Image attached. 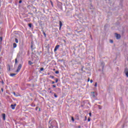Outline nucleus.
I'll use <instances>...</instances> for the list:
<instances>
[{
    "instance_id": "nucleus-1",
    "label": "nucleus",
    "mask_w": 128,
    "mask_h": 128,
    "mask_svg": "<svg viewBox=\"0 0 128 128\" xmlns=\"http://www.w3.org/2000/svg\"><path fill=\"white\" fill-rule=\"evenodd\" d=\"M51 120L49 122V128H52L54 127H55L56 124V122L55 120H53L51 123Z\"/></svg>"
},
{
    "instance_id": "nucleus-2",
    "label": "nucleus",
    "mask_w": 128,
    "mask_h": 128,
    "mask_svg": "<svg viewBox=\"0 0 128 128\" xmlns=\"http://www.w3.org/2000/svg\"><path fill=\"white\" fill-rule=\"evenodd\" d=\"M22 68V65L21 64H19V66H18V68H17V70L16 71V72L17 73Z\"/></svg>"
},
{
    "instance_id": "nucleus-3",
    "label": "nucleus",
    "mask_w": 128,
    "mask_h": 128,
    "mask_svg": "<svg viewBox=\"0 0 128 128\" xmlns=\"http://www.w3.org/2000/svg\"><path fill=\"white\" fill-rule=\"evenodd\" d=\"M92 96L93 98H96L98 96V93L96 92H92Z\"/></svg>"
},
{
    "instance_id": "nucleus-4",
    "label": "nucleus",
    "mask_w": 128,
    "mask_h": 128,
    "mask_svg": "<svg viewBox=\"0 0 128 128\" xmlns=\"http://www.w3.org/2000/svg\"><path fill=\"white\" fill-rule=\"evenodd\" d=\"M116 38L117 40H120V34H116Z\"/></svg>"
},
{
    "instance_id": "nucleus-5",
    "label": "nucleus",
    "mask_w": 128,
    "mask_h": 128,
    "mask_svg": "<svg viewBox=\"0 0 128 128\" xmlns=\"http://www.w3.org/2000/svg\"><path fill=\"white\" fill-rule=\"evenodd\" d=\"M124 72L126 74V76L128 78V68H126Z\"/></svg>"
},
{
    "instance_id": "nucleus-6",
    "label": "nucleus",
    "mask_w": 128,
    "mask_h": 128,
    "mask_svg": "<svg viewBox=\"0 0 128 128\" xmlns=\"http://www.w3.org/2000/svg\"><path fill=\"white\" fill-rule=\"evenodd\" d=\"M60 47V46L59 44H58L56 46L54 49V52H56Z\"/></svg>"
},
{
    "instance_id": "nucleus-7",
    "label": "nucleus",
    "mask_w": 128,
    "mask_h": 128,
    "mask_svg": "<svg viewBox=\"0 0 128 128\" xmlns=\"http://www.w3.org/2000/svg\"><path fill=\"white\" fill-rule=\"evenodd\" d=\"M16 104H12L11 105V108H12V110H14L15 109V107L16 106Z\"/></svg>"
},
{
    "instance_id": "nucleus-8",
    "label": "nucleus",
    "mask_w": 128,
    "mask_h": 128,
    "mask_svg": "<svg viewBox=\"0 0 128 128\" xmlns=\"http://www.w3.org/2000/svg\"><path fill=\"white\" fill-rule=\"evenodd\" d=\"M62 26V22L61 21H60V30H61Z\"/></svg>"
},
{
    "instance_id": "nucleus-9",
    "label": "nucleus",
    "mask_w": 128,
    "mask_h": 128,
    "mask_svg": "<svg viewBox=\"0 0 128 128\" xmlns=\"http://www.w3.org/2000/svg\"><path fill=\"white\" fill-rule=\"evenodd\" d=\"M2 118L4 120H6V114H2Z\"/></svg>"
},
{
    "instance_id": "nucleus-10",
    "label": "nucleus",
    "mask_w": 128,
    "mask_h": 128,
    "mask_svg": "<svg viewBox=\"0 0 128 128\" xmlns=\"http://www.w3.org/2000/svg\"><path fill=\"white\" fill-rule=\"evenodd\" d=\"M16 46H17V44L16 43H14L13 48H16Z\"/></svg>"
},
{
    "instance_id": "nucleus-11",
    "label": "nucleus",
    "mask_w": 128,
    "mask_h": 128,
    "mask_svg": "<svg viewBox=\"0 0 128 128\" xmlns=\"http://www.w3.org/2000/svg\"><path fill=\"white\" fill-rule=\"evenodd\" d=\"M42 33H43V34L44 35V36L46 37V34L45 33V32L44 31H43V30H42Z\"/></svg>"
},
{
    "instance_id": "nucleus-12",
    "label": "nucleus",
    "mask_w": 128,
    "mask_h": 128,
    "mask_svg": "<svg viewBox=\"0 0 128 128\" xmlns=\"http://www.w3.org/2000/svg\"><path fill=\"white\" fill-rule=\"evenodd\" d=\"M16 74H10V76H16Z\"/></svg>"
},
{
    "instance_id": "nucleus-13",
    "label": "nucleus",
    "mask_w": 128,
    "mask_h": 128,
    "mask_svg": "<svg viewBox=\"0 0 128 128\" xmlns=\"http://www.w3.org/2000/svg\"><path fill=\"white\" fill-rule=\"evenodd\" d=\"M32 64H33V63L31 61H28V64L29 65H32Z\"/></svg>"
},
{
    "instance_id": "nucleus-14",
    "label": "nucleus",
    "mask_w": 128,
    "mask_h": 128,
    "mask_svg": "<svg viewBox=\"0 0 128 128\" xmlns=\"http://www.w3.org/2000/svg\"><path fill=\"white\" fill-rule=\"evenodd\" d=\"M15 42H16L17 43V44L18 43V38H16L15 39Z\"/></svg>"
},
{
    "instance_id": "nucleus-15",
    "label": "nucleus",
    "mask_w": 128,
    "mask_h": 128,
    "mask_svg": "<svg viewBox=\"0 0 128 128\" xmlns=\"http://www.w3.org/2000/svg\"><path fill=\"white\" fill-rule=\"evenodd\" d=\"M50 3H51V5L52 7H54V3L52 2V1H50Z\"/></svg>"
},
{
    "instance_id": "nucleus-16",
    "label": "nucleus",
    "mask_w": 128,
    "mask_h": 128,
    "mask_svg": "<svg viewBox=\"0 0 128 128\" xmlns=\"http://www.w3.org/2000/svg\"><path fill=\"white\" fill-rule=\"evenodd\" d=\"M2 37L0 36V42H2Z\"/></svg>"
},
{
    "instance_id": "nucleus-17",
    "label": "nucleus",
    "mask_w": 128,
    "mask_h": 128,
    "mask_svg": "<svg viewBox=\"0 0 128 128\" xmlns=\"http://www.w3.org/2000/svg\"><path fill=\"white\" fill-rule=\"evenodd\" d=\"M18 64V60L17 58H16L15 60V64Z\"/></svg>"
},
{
    "instance_id": "nucleus-18",
    "label": "nucleus",
    "mask_w": 128,
    "mask_h": 128,
    "mask_svg": "<svg viewBox=\"0 0 128 128\" xmlns=\"http://www.w3.org/2000/svg\"><path fill=\"white\" fill-rule=\"evenodd\" d=\"M44 70V68H40V71H43Z\"/></svg>"
},
{
    "instance_id": "nucleus-19",
    "label": "nucleus",
    "mask_w": 128,
    "mask_h": 128,
    "mask_svg": "<svg viewBox=\"0 0 128 128\" xmlns=\"http://www.w3.org/2000/svg\"><path fill=\"white\" fill-rule=\"evenodd\" d=\"M94 86H95V87L98 86V83H97V82H96V83H95V84H94Z\"/></svg>"
},
{
    "instance_id": "nucleus-20",
    "label": "nucleus",
    "mask_w": 128,
    "mask_h": 128,
    "mask_svg": "<svg viewBox=\"0 0 128 128\" xmlns=\"http://www.w3.org/2000/svg\"><path fill=\"white\" fill-rule=\"evenodd\" d=\"M110 42L111 44H112V43L114 42L113 40H110Z\"/></svg>"
},
{
    "instance_id": "nucleus-21",
    "label": "nucleus",
    "mask_w": 128,
    "mask_h": 128,
    "mask_svg": "<svg viewBox=\"0 0 128 128\" xmlns=\"http://www.w3.org/2000/svg\"><path fill=\"white\" fill-rule=\"evenodd\" d=\"M72 122H74V117H72Z\"/></svg>"
},
{
    "instance_id": "nucleus-22",
    "label": "nucleus",
    "mask_w": 128,
    "mask_h": 128,
    "mask_svg": "<svg viewBox=\"0 0 128 128\" xmlns=\"http://www.w3.org/2000/svg\"><path fill=\"white\" fill-rule=\"evenodd\" d=\"M55 73L56 74H59V71H56Z\"/></svg>"
},
{
    "instance_id": "nucleus-23",
    "label": "nucleus",
    "mask_w": 128,
    "mask_h": 128,
    "mask_svg": "<svg viewBox=\"0 0 128 128\" xmlns=\"http://www.w3.org/2000/svg\"><path fill=\"white\" fill-rule=\"evenodd\" d=\"M28 26L31 28H32V24H28Z\"/></svg>"
},
{
    "instance_id": "nucleus-24",
    "label": "nucleus",
    "mask_w": 128,
    "mask_h": 128,
    "mask_svg": "<svg viewBox=\"0 0 128 128\" xmlns=\"http://www.w3.org/2000/svg\"><path fill=\"white\" fill-rule=\"evenodd\" d=\"M54 96L56 98H58V96H56V94H54Z\"/></svg>"
},
{
    "instance_id": "nucleus-25",
    "label": "nucleus",
    "mask_w": 128,
    "mask_h": 128,
    "mask_svg": "<svg viewBox=\"0 0 128 128\" xmlns=\"http://www.w3.org/2000/svg\"><path fill=\"white\" fill-rule=\"evenodd\" d=\"M90 84H92L93 82V80H90Z\"/></svg>"
},
{
    "instance_id": "nucleus-26",
    "label": "nucleus",
    "mask_w": 128,
    "mask_h": 128,
    "mask_svg": "<svg viewBox=\"0 0 128 128\" xmlns=\"http://www.w3.org/2000/svg\"><path fill=\"white\" fill-rule=\"evenodd\" d=\"M52 87L54 88H56V86L55 84H54V85H52Z\"/></svg>"
},
{
    "instance_id": "nucleus-27",
    "label": "nucleus",
    "mask_w": 128,
    "mask_h": 128,
    "mask_svg": "<svg viewBox=\"0 0 128 128\" xmlns=\"http://www.w3.org/2000/svg\"><path fill=\"white\" fill-rule=\"evenodd\" d=\"M22 2V0H20L19 4H21Z\"/></svg>"
},
{
    "instance_id": "nucleus-28",
    "label": "nucleus",
    "mask_w": 128,
    "mask_h": 128,
    "mask_svg": "<svg viewBox=\"0 0 128 128\" xmlns=\"http://www.w3.org/2000/svg\"><path fill=\"white\" fill-rule=\"evenodd\" d=\"M89 116H92V113L91 112H89Z\"/></svg>"
},
{
    "instance_id": "nucleus-29",
    "label": "nucleus",
    "mask_w": 128,
    "mask_h": 128,
    "mask_svg": "<svg viewBox=\"0 0 128 128\" xmlns=\"http://www.w3.org/2000/svg\"><path fill=\"white\" fill-rule=\"evenodd\" d=\"M99 110H102V108L100 106H98Z\"/></svg>"
},
{
    "instance_id": "nucleus-30",
    "label": "nucleus",
    "mask_w": 128,
    "mask_h": 128,
    "mask_svg": "<svg viewBox=\"0 0 128 128\" xmlns=\"http://www.w3.org/2000/svg\"><path fill=\"white\" fill-rule=\"evenodd\" d=\"M88 122H90V118H88Z\"/></svg>"
},
{
    "instance_id": "nucleus-31",
    "label": "nucleus",
    "mask_w": 128,
    "mask_h": 128,
    "mask_svg": "<svg viewBox=\"0 0 128 128\" xmlns=\"http://www.w3.org/2000/svg\"><path fill=\"white\" fill-rule=\"evenodd\" d=\"M55 84V82H54V81H52V84Z\"/></svg>"
},
{
    "instance_id": "nucleus-32",
    "label": "nucleus",
    "mask_w": 128,
    "mask_h": 128,
    "mask_svg": "<svg viewBox=\"0 0 128 128\" xmlns=\"http://www.w3.org/2000/svg\"><path fill=\"white\" fill-rule=\"evenodd\" d=\"M1 90H2V92H4V88H1Z\"/></svg>"
},
{
    "instance_id": "nucleus-33",
    "label": "nucleus",
    "mask_w": 128,
    "mask_h": 128,
    "mask_svg": "<svg viewBox=\"0 0 128 128\" xmlns=\"http://www.w3.org/2000/svg\"><path fill=\"white\" fill-rule=\"evenodd\" d=\"M58 82V80L56 78V82Z\"/></svg>"
},
{
    "instance_id": "nucleus-34",
    "label": "nucleus",
    "mask_w": 128,
    "mask_h": 128,
    "mask_svg": "<svg viewBox=\"0 0 128 128\" xmlns=\"http://www.w3.org/2000/svg\"><path fill=\"white\" fill-rule=\"evenodd\" d=\"M13 94H14L15 96H16V93H15V92H13Z\"/></svg>"
},
{
    "instance_id": "nucleus-35",
    "label": "nucleus",
    "mask_w": 128,
    "mask_h": 128,
    "mask_svg": "<svg viewBox=\"0 0 128 128\" xmlns=\"http://www.w3.org/2000/svg\"><path fill=\"white\" fill-rule=\"evenodd\" d=\"M52 78H54V76H50Z\"/></svg>"
},
{
    "instance_id": "nucleus-36",
    "label": "nucleus",
    "mask_w": 128,
    "mask_h": 128,
    "mask_svg": "<svg viewBox=\"0 0 128 128\" xmlns=\"http://www.w3.org/2000/svg\"><path fill=\"white\" fill-rule=\"evenodd\" d=\"M90 80V78H88V82H89Z\"/></svg>"
},
{
    "instance_id": "nucleus-37",
    "label": "nucleus",
    "mask_w": 128,
    "mask_h": 128,
    "mask_svg": "<svg viewBox=\"0 0 128 128\" xmlns=\"http://www.w3.org/2000/svg\"><path fill=\"white\" fill-rule=\"evenodd\" d=\"M86 118H87V117H86V116H85V120H86Z\"/></svg>"
},
{
    "instance_id": "nucleus-38",
    "label": "nucleus",
    "mask_w": 128,
    "mask_h": 128,
    "mask_svg": "<svg viewBox=\"0 0 128 128\" xmlns=\"http://www.w3.org/2000/svg\"><path fill=\"white\" fill-rule=\"evenodd\" d=\"M2 84H4V82L3 81H2Z\"/></svg>"
},
{
    "instance_id": "nucleus-39",
    "label": "nucleus",
    "mask_w": 128,
    "mask_h": 128,
    "mask_svg": "<svg viewBox=\"0 0 128 128\" xmlns=\"http://www.w3.org/2000/svg\"><path fill=\"white\" fill-rule=\"evenodd\" d=\"M51 90V88H48V90Z\"/></svg>"
},
{
    "instance_id": "nucleus-40",
    "label": "nucleus",
    "mask_w": 128,
    "mask_h": 128,
    "mask_svg": "<svg viewBox=\"0 0 128 128\" xmlns=\"http://www.w3.org/2000/svg\"><path fill=\"white\" fill-rule=\"evenodd\" d=\"M52 91H50V94H52Z\"/></svg>"
},
{
    "instance_id": "nucleus-41",
    "label": "nucleus",
    "mask_w": 128,
    "mask_h": 128,
    "mask_svg": "<svg viewBox=\"0 0 128 128\" xmlns=\"http://www.w3.org/2000/svg\"><path fill=\"white\" fill-rule=\"evenodd\" d=\"M35 106V105H34V107Z\"/></svg>"
},
{
    "instance_id": "nucleus-42",
    "label": "nucleus",
    "mask_w": 128,
    "mask_h": 128,
    "mask_svg": "<svg viewBox=\"0 0 128 128\" xmlns=\"http://www.w3.org/2000/svg\"><path fill=\"white\" fill-rule=\"evenodd\" d=\"M34 105H32V107H34Z\"/></svg>"
},
{
    "instance_id": "nucleus-43",
    "label": "nucleus",
    "mask_w": 128,
    "mask_h": 128,
    "mask_svg": "<svg viewBox=\"0 0 128 128\" xmlns=\"http://www.w3.org/2000/svg\"><path fill=\"white\" fill-rule=\"evenodd\" d=\"M1 6V4H0V6Z\"/></svg>"
},
{
    "instance_id": "nucleus-44",
    "label": "nucleus",
    "mask_w": 128,
    "mask_h": 128,
    "mask_svg": "<svg viewBox=\"0 0 128 128\" xmlns=\"http://www.w3.org/2000/svg\"><path fill=\"white\" fill-rule=\"evenodd\" d=\"M102 68H104V66H102Z\"/></svg>"
},
{
    "instance_id": "nucleus-45",
    "label": "nucleus",
    "mask_w": 128,
    "mask_h": 128,
    "mask_svg": "<svg viewBox=\"0 0 128 128\" xmlns=\"http://www.w3.org/2000/svg\"><path fill=\"white\" fill-rule=\"evenodd\" d=\"M78 128H80V126H79Z\"/></svg>"
}]
</instances>
